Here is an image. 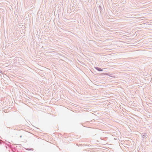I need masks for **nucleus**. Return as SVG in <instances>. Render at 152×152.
Returning a JSON list of instances; mask_svg holds the SVG:
<instances>
[{
  "label": "nucleus",
  "mask_w": 152,
  "mask_h": 152,
  "mask_svg": "<svg viewBox=\"0 0 152 152\" xmlns=\"http://www.w3.org/2000/svg\"><path fill=\"white\" fill-rule=\"evenodd\" d=\"M96 69L97 70L99 71H103V70L100 68L97 67L96 68Z\"/></svg>",
  "instance_id": "nucleus-1"
}]
</instances>
